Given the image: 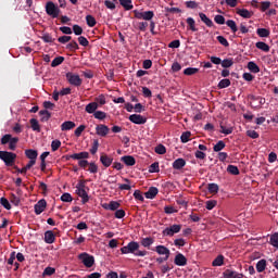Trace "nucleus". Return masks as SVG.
<instances>
[{
    "mask_svg": "<svg viewBox=\"0 0 278 278\" xmlns=\"http://www.w3.org/2000/svg\"><path fill=\"white\" fill-rule=\"evenodd\" d=\"M45 242L46 244H53V242H55V233L52 230L45 232Z\"/></svg>",
    "mask_w": 278,
    "mask_h": 278,
    "instance_id": "16",
    "label": "nucleus"
},
{
    "mask_svg": "<svg viewBox=\"0 0 278 278\" xmlns=\"http://www.w3.org/2000/svg\"><path fill=\"white\" fill-rule=\"evenodd\" d=\"M121 160L126 166H136V159L131 155L122 156Z\"/></svg>",
    "mask_w": 278,
    "mask_h": 278,
    "instance_id": "20",
    "label": "nucleus"
},
{
    "mask_svg": "<svg viewBox=\"0 0 278 278\" xmlns=\"http://www.w3.org/2000/svg\"><path fill=\"white\" fill-rule=\"evenodd\" d=\"M51 275H55V267L48 266L45 268L42 276L43 277H51Z\"/></svg>",
    "mask_w": 278,
    "mask_h": 278,
    "instance_id": "41",
    "label": "nucleus"
},
{
    "mask_svg": "<svg viewBox=\"0 0 278 278\" xmlns=\"http://www.w3.org/2000/svg\"><path fill=\"white\" fill-rule=\"evenodd\" d=\"M35 214L37 216H40V214L43 213L45 210H47V200L41 199L35 204Z\"/></svg>",
    "mask_w": 278,
    "mask_h": 278,
    "instance_id": "10",
    "label": "nucleus"
},
{
    "mask_svg": "<svg viewBox=\"0 0 278 278\" xmlns=\"http://www.w3.org/2000/svg\"><path fill=\"white\" fill-rule=\"evenodd\" d=\"M97 151H99V139L93 140L92 147L90 149L91 155H96Z\"/></svg>",
    "mask_w": 278,
    "mask_h": 278,
    "instance_id": "55",
    "label": "nucleus"
},
{
    "mask_svg": "<svg viewBox=\"0 0 278 278\" xmlns=\"http://www.w3.org/2000/svg\"><path fill=\"white\" fill-rule=\"evenodd\" d=\"M174 264L176 266H187L188 258H186L184 254L178 253V254H176V256L174 258Z\"/></svg>",
    "mask_w": 278,
    "mask_h": 278,
    "instance_id": "14",
    "label": "nucleus"
},
{
    "mask_svg": "<svg viewBox=\"0 0 278 278\" xmlns=\"http://www.w3.org/2000/svg\"><path fill=\"white\" fill-rule=\"evenodd\" d=\"M154 242H155V240L153 238H151V237L141 239V244L144 248L151 247V244H153Z\"/></svg>",
    "mask_w": 278,
    "mask_h": 278,
    "instance_id": "39",
    "label": "nucleus"
},
{
    "mask_svg": "<svg viewBox=\"0 0 278 278\" xmlns=\"http://www.w3.org/2000/svg\"><path fill=\"white\" fill-rule=\"evenodd\" d=\"M186 166V160L185 159H177L173 162V168L175 170H181Z\"/></svg>",
    "mask_w": 278,
    "mask_h": 278,
    "instance_id": "22",
    "label": "nucleus"
},
{
    "mask_svg": "<svg viewBox=\"0 0 278 278\" xmlns=\"http://www.w3.org/2000/svg\"><path fill=\"white\" fill-rule=\"evenodd\" d=\"M41 40H43V42H48V43L55 42V39L49 33H45L41 36Z\"/></svg>",
    "mask_w": 278,
    "mask_h": 278,
    "instance_id": "51",
    "label": "nucleus"
},
{
    "mask_svg": "<svg viewBox=\"0 0 278 278\" xmlns=\"http://www.w3.org/2000/svg\"><path fill=\"white\" fill-rule=\"evenodd\" d=\"M237 14H239V16H242V18H251L253 16V13H251L247 9H237Z\"/></svg>",
    "mask_w": 278,
    "mask_h": 278,
    "instance_id": "28",
    "label": "nucleus"
},
{
    "mask_svg": "<svg viewBox=\"0 0 278 278\" xmlns=\"http://www.w3.org/2000/svg\"><path fill=\"white\" fill-rule=\"evenodd\" d=\"M225 264V256L219 254L213 262L212 266H223Z\"/></svg>",
    "mask_w": 278,
    "mask_h": 278,
    "instance_id": "33",
    "label": "nucleus"
},
{
    "mask_svg": "<svg viewBox=\"0 0 278 278\" xmlns=\"http://www.w3.org/2000/svg\"><path fill=\"white\" fill-rule=\"evenodd\" d=\"M207 190L211 194H218L219 188L217 184L212 182L207 185Z\"/></svg>",
    "mask_w": 278,
    "mask_h": 278,
    "instance_id": "37",
    "label": "nucleus"
},
{
    "mask_svg": "<svg viewBox=\"0 0 278 278\" xmlns=\"http://www.w3.org/2000/svg\"><path fill=\"white\" fill-rule=\"evenodd\" d=\"M39 116H41V123H47L51 118V113L48 110H41Z\"/></svg>",
    "mask_w": 278,
    "mask_h": 278,
    "instance_id": "27",
    "label": "nucleus"
},
{
    "mask_svg": "<svg viewBox=\"0 0 278 278\" xmlns=\"http://www.w3.org/2000/svg\"><path fill=\"white\" fill-rule=\"evenodd\" d=\"M78 260L86 266V268H92L94 266V256L83 252L78 255Z\"/></svg>",
    "mask_w": 278,
    "mask_h": 278,
    "instance_id": "5",
    "label": "nucleus"
},
{
    "mask_svg": "<svg viewBox=\"0 0 278 278\" xmlns=\"http://www.w3.org/2000/svg\"><path fill=\"white\" fill-rule=\"evenodd\" d=\"M255 47H256V49H260L261 51H264L265 53H268V51H270V46H268L264 41L256 42Z\"/></svg>",
    "mask_w": 278,
    "mask_h": 278,
    "instance_id": "29",
    "label": "nucleus"
},
{
    "mask_svg": "<svg viewBox=\"0 0 278 278\" xmlns=\"http://www.w3.org/2000/svg\"><path fill=\"white\" fill-rule=\"evenodd\" d=\"M157 192H160L157 187H150L149 190L144 193V197L146 199H155V197H157Z\"/></svg>",
    "mask_w": 278,
    "mask_h": 278,
    "instance_id": "17",
    "label": "nucleus"
},
{
    "mask_svg": "<svg viewBox=\"0 0 278 278\" xmlns=\"http://www.w3.org/2000/svg\"><path fill=\"white\" fill-rule=\"evenodd\" d=\"M226 144L225 141L219 140L214 147H213V151H215V153H220V151H223V149H225Z\"/></svg>",
    "mask_w": 278,
    "mask_h": 278,
    "instance_id": "38",
    "label": "nucleus"
},
{
    "mask_svg": "<svg viewBox=\"0 0 278 278\" xmlns=\"http://www.w3.org/2000/svg\"><path fill=\"white\" fill-rule=\"evenodd\" d=\"M149 173H160V163H152L149 167Z\"/></svg>",
    "mask_w": 278,
    "mask_h": 278,
    "instance_id": "57",
    "label": "nucleus"
},
{
    "mask_svg": "<svg viewBox=\"0 0 278 278\" xmlns=\"http://www.w3.org/2000/svg\"><path fill=\"white\" fill-rule=\"evenodd\" d=\"M200 21L206 25V27H214V22L207 17L205 13H199Z\"/></svg>",
    "mask_w": 278,
    "mask_h": 278,
    "instance_id": "21",
    "label": "nucleus"
},
{
    "mask_svg": "<svg viewBox=\"0 0 278 278\" xmlns=\"http://www.w3.org/2000/svg\"><path fill=\"white\" fill-rule=\"evenodd\" d=\"M66 49H68V51H77L79 49V45L77 43V41L72 40L67 46Z\"/></svg>",
    "mask_w": 278,
    "mask_h": 278,
    "instance_id": "44",
    "label": "nucleus"
},
{
    "mask_svg": "<svg viewBox=\"0 0 278 278\" xmlns=\"http://www.w3.org/2000/svg\"><path fill=\"white\" fill-rule=\"evenodd\" d=\"M179 231H181V225L174 224L170 227L165 228L162 231V235L173 238V236H175V233H179Z\"/></svg>",
    "mask_w": 278,
    "mask_h": 278,
    "instance_id": "8",
    "label": "nucleus"
},
{
    "mask_svg": "<svg viewBox=\"0 0 278 278\" xmlns=\"http://www.w3.org/2000/svg\"><path fill=\"white\" fill-rule=\"evenodd\" d=\"M124 181L126 184L119 185L118 188L119 190H131V186L129 184H131V180H129L128 178H125Z\"/></svg>",
    "mask_w": 278,
    "mask_h": 278,
    "instance_id": "53",
    "label": "nucleus"
},
{
    "mask_svg": "<svg viewBox=\"0 0 278 278\" xmlns=\"http://www.w3.org/2000/svg\"><path fill=\"white\" fill-rule=\"evenodd\" d=\"M66 80L68 81V84H71V86H75L76 88H79V86H81L83 80L79 77V75L74 74L73 72H68L65 74Z\"/></svg>",
    "mask_w": 278,
    "mask_h": 278,
    "instance_id": "7",
    "label": "nucleus"
},
{
    "mask_svg": "<svg viewBox=\"0 0 278 278\" xmlns=\"http://www.w3.org/2000/svg\"><path fill=\"white\" fill-rule=\"evenodd\" d=\"M226 25H227V27H229L231 29L232 34H236V31H238V25H236V21L228 20L226 22Z\"/></svg>",
    "mask_w": 278,
    "mask_h": 278,
    "instance_id": "40",
    "label": "nucleus"
},
{
    "mask_svg": "<svg viewBox=\"0 0 278 278\" xmlns=\"http://www.w3.org/2000/svg\"><path fill=\"white\" fill-rule=\"evenodd\" d=\"M76 194H78L81 199V203L86 205L88 201H90V197H88V192H86V182L79 181L76 185Z\"/></svg>",
    "mask_w": 278,
    "mask_h": 278,
    "instance_id": "2",
    "label": "nucleus"
},
{
    "mask_svg": "<svg viewBox=\"0 0 278 278\" xmlns=\"http://www.w3.org/2000/svg\"><path fill=\"white\" fill-rule=\"evenodd\" d=\"M0 205H2L4 210H12V204H10V201L5 198L0 199Z\"/></svg>",
    "mask_w": 278,
    "mask_h": 278,
    "instance_id": "52",
    "label": "nucleus"
},
{
    "mask_svg": "<svg viewBox=\"0 0 278 278\" xmlns=\"http://www.w3.org/2000/svg\"><path fill=\"white\" fill-rule=\"evenodd\" d=\"M119 1V5H122V8H124V10H126L127 12H129V10H134V2H131V0H118Z\"/></svg>",
    "mask_w": 278,
    "mask_h": 278,
    "instance_id": "24",
    "label": "nucleus"
},
{
    "mask_svg": "<svg viewBox=\"0 0 278 278\" xmlns=\"http://www.w3.org/2000/svg\"><path fill=\"white\" fill-rule=\"evenodd\" d=\"M257 273H264L266 270V260H261L256 263Z\"/></svg>",
    "mask_w": 278,
    "mask_h": 278,
    "instance_id": "34",
    "label": "nucleus"
},
{
    "mask_svg": "<svg viewBox=\"0 0 278 278\" xmlns=\"http://www.w3.org/2000/svg\"><path fill=\"white\" fill-rule=\"evenodd\" d=\"M197 73H199V68H197V67H187L184 71V75H188V76L197 75Z\"/></svg>",
    "mask_w": 278,
    "mask_h": 278,
    "instance_id": "50",
    "label": "nucleus"
},
{
    "mask_svg": "<svg viewBox=\"0 0 278 278\" xmlns=\"http://www.w3.org/2000/svg\"><path fill=\"white\" fill-rule=\"evenodd\" d=\"M46 12L48 16H52V18H58V16H60V8H58L53 1L47 2Z\"/></svg>",
    "mask_w": 278,
    "mask_h": 278,
    "instance_id": "6",
    "label": "nucleus"
},
{
    "mask_svg": "<svg viewBox=\"0 0 278 278\" xmlns=\"http://www.w3.org/2000/svg\"><path fill=\"white\" fill-rule=\"evenodd\" d=\"M227 172L230 173V175H240V169H238L236 165H228Z\"/></svg>",
    "mask_w": 278,
    "mask_h": 278,
    "instance_id": "49",
    "label": "nucleus"
},
{
    "mask_svg": "<svg viewBox=\"0 0 278 278\" xmlns=\"http://www.w3.org/2000/svg\"><path fill=\"white\" fill-rule=\"evenodd\" d=\"M223 277L224 278H244V275L243 274H240L233 269H226L224 273H223Z\"/></svg>",
    "mask_w": 278,
    "mask_h": 278,
    "instance_id": "13",
    "label": "nucleus"
},
{
    "mask_svg": "<svg viewBox=\"0 0 278 278\" xmlns=\"http://www.w3.org/2000/svg\"><path fill=\"white\" fill-rule=\"evenodd\" d=\"M0 160L4 162L5 166H14V163L16 162V153L0 151Z\"/></svg>",
    "mask_w": 278,
    "mask_h": 278,
    "instance_id": "3",
    "label": "nucleus"
},
{
    "mask_svg": "<svg viewBox=\"0 0 278 278\" xmlns=\"http://www.w3.org/2000/svg\"><path fill=\"white\" fill-rule=\"evenodd\" d=\"M214 21L217 25H225V16L215 15Z\"/></svg>",
    "mask_w": 278,
    "mask_h": 278,
    "instance_id": "64",
    "label": "nucleus"
},
{
    "mask_svg": "<svg viewBox=\"0 0 278 278\" xmlns=\"http://www.w3.org/2000/svg\"><path fill=\"white\" fill-rule=\"evenodd\" d=\"M192 136V132L190 131H185L181 134L180 136V140L184 144H186V142H190V137Z\"/></svg>",
    "mask_w": 278,
    "mask_h": 278,
    "instance_id": "42",
    "label": "nucleus"
},
{
    "mask_svg": "<svg viewBox=\"0 0 278 278\" xmlns=\"http://www.w3.org/2000/svg\"><path fill=\"white\" fill-rule=\"evenodd\" d=\"M99 110V103L97 102H90L89 104L86 105L85 111L87 114H94Z\"/></svg>",
    "mask_w": 278,
    "mask_h": 278,
    "instance_id": "19",
    "label": "nucleus"
},
{
    "mask_svg": "<svg viewBox=\"0 0 278 278\" xmlns=\"http://www.w3.org/2000/svg\"><path fill=\"white\" fill-rule=\"evenodd\" d=\"M78 42L81 47H88L90 45V41L84 36L78 37Z\"/></svg>",
    "mask_w": 278,
    "mask_h": 278,
    "instance_id": "62",
    "label": "nucleus"
},
{
    "mask_svg": "<svg viewBox=\"0 0 278 278\" xmlns=\"http://www.w3.org/2000/svg\"><path fill=\"white\" fill-rule=\"evenodd\" d=\"M73 31H74L75 36H81L84 34V28H81V26L75 24L73 26Z\"/></svg>",
    "mask_w": 278,
    "mask_h": 278,
    "instance_id": "59",
    "label": "nucleus"
},
{
    "mask_svg": "<svg viewBox=\"0 0 278 278\" xmlns=\"http://www.w3.org/2000/svg\"><path fill=\"white\" fill-rule=\"evenodd\" d=\"M128 121L135 125H144L147 123V117L140 114H132L128 117Z\"/></svg>",
    "mask_w": 278,
    "mask_h": 278,
    "instance_id": "9",
    "label": "nucleus"
},
{
    "mask_svg": "<svg viewBox=\"0 0 278 278\" xmlns=\"http://www.w3.org/2000/svg\"><path fill=\"white\" fill-rule=\"evenodd\" d=\"M154 151L159 155H164V153H166V147H164V144H159L155 147Z\"/></svg>",
    "mask_w": 278,
    "mask_h": 278,
    "instance_id": "58",
    "label": "nucleus"
},
{
    "mask_svg": "<svg viewBox=\"0 0 278 278\" xmlns=\"http://www.w3.org/2000/svg\"><path fill=\"white\" fill-rule=\"evenodd\" d=\"M60 147H62V141L55 139L51 142V149L52 151H58V149H60Z\"/></svg>",
    "mask_w": 278,
    "mask_h": 278,
    "instance_id": "60",
    "label": "nucleus"
},
{
    "mask_svg": "<svg viewBox=\"0 0 278 278\" xmlns=\"http://www.w3.org/2000/svg\"><path fill=\"white\" fill-rule=\"evenodd\" d=\"M25 155L28 157V160L36 161L38 159V151L28 149L25 151Z\"/></svg>",
    "mask_w": 278,
    "mask_h": 278,
    "instance_id": "26",
    "label": "nucleus"
},
{
    "mask_svg": "<svg viewBox=\"0 0 278 278\" xmlns=\"http://www.w3.org/2000/svg\"><path fill=\"white\" fill-rule=\"evenodd\" d=\"M93 116H94V118H97L98 121H104V118L108 117V114H106L105 112H103V111H96V112L93 113Z\"/></svg>",
    "mask_w": 278,
    "mask_h": 278,
    "instance_id": "46",
    "label": "nucleus"
},
{
    "mask_svg": "<svg viewBox=\"0 0 278 278\" xmlns=\"http://www.w3.org/2000/svg\"><path fill=\"white\" fill-rule=\"evenodd\" d=\"M154 251L159 255H165V257H170V250L166 248L165 245H156Z\"/></svg>",
    "mask_w": 278,
    "mask_h": 278,
    "instance_id": "15",
    "label": "nucleus"
},
{
    "mask_svg": "<svg viewBox=\"0 0 278 278\" xmlns=\"http://www.w3.org/2000/svg\"><path fill=\"white\" fill-rule=\"evenodd\" d=\"M73 160H78L80 162V160H88V157H90V153L88 152H80V153H74L72 154Z\"/></svg>",
    "mask_w": 278,
    "mask_h": 278,
    "instance_id": "25",
    "label": "nucleus"
},
{
    "mask_svg": "<svg viewBox=\"0 0 278 278\" xmlns=\"http://www.w3.org/2000/svg\"><path fill=\"white\" fill-rule=\"evenodd\" d=\"M61 201H63V203H72L73 202V195H71V193H63L61 195Z\"/></svg>",
    "mask_w": 278,
    "mask_h": 278,
    "instance_id": "56",
    "label": "nucleus"
},
{
    "mask_svg": "<svg viewBox=\"0 0 278 278\" xmlns=\"http://www.w3.org/2000/svg\"><path fill=\"white\" fill-rule=\"evenodd\" d=\"M229 86H231V80H229V78H224L218 83L217 88L223 90V88H229Z\"/></svg>",
    "mask_w": 278,
    "mask_h": 278,
    "instance_id": "32",
    "label": "nucleus"
},
{
    "mask_svg": "<svg viewBox=\"0 0 278 278\" xmlns=\"http://www.w3.org/2000/svg\"><path fill=\"white\" fill-rule=\"evenodd\" d=\"M217 41L219 45H223V47H229V41H227V38L224 36H217Z\"/></svg>",
    "mask_w": 278,
    "mask_h": 278,
    "instance_id": "61",
    "label": "nucleus"
},
{
    "mask_svg": "<svg viewBox=\"0 0 278 278\" xmlns=\"http://www.w3.org/2000/svg\"><path fill=\"white\" fill-rule=\"evenodd\" d=\"M30 127H31L33 131H40V124H38V119L31 118Z\"/></svg>",
    "mask_w": 278,
    "mask_h": 278,
    "instance_id": "47",
    "label": "nucleus"
},
{
    "mask_svg": "<svg viewBox=\"0 0 278 278\" xmlns=\"http://www.w3.org/2000/svg\"><path fill=\"white\" fill-rule=\"evenodd\" d=\"M187 25H189V29L191 31H199V28H197V22L192 17L187 18Z\"/></svg>",
    "mask_w": 278,
    "mask_h": 278,
    "instance_id": "31",
    "label": "nucleus"
},
{
    "mask_svg": "<svg viewBox=\"0 0 278 278\" xmlns=\"http://www.w3.org/2000/svg\"><path fill=\"white\" fill-rule=\"evenodd\" d=\"M140 243L136 241H130L127 245L121 248V251L123 255H127L131 253L132 255H136V257H144L147 255V251H140Z\"/></svg>",
    "mask_w": 278,
    "mask_h": 278,
    "instance_id": "1",
    "label": "nucleus"
},
{
    "mask_svg": "<svg viewBox=\"0 0 278 278\" xmlns=\"http://www.w3.org/2000/svg\"><path fill=\"white\" fill-rule=\"evenodd\" d=\"M223 68H231L233 66V59H225L222 61Z\"/></svg>",
    "mask_w": 278,
    "mask_h": 278,
    "instance_id": "48",
    "label": "nucleus"
},
{
    "mask_svg": "<svg viewBox=\"0 0 278 278\" xmlns=\"http://www.w3.org/2000/svg\"><path fill=\"white\" fill-rule=\"evenodd\" d=\"M132 13L135 14V18H138V21H153V16H155V13L153 11H139L134 10Z\"/></svg>",
    "mask_w": 278,
    "mask_h": 278,
    "instance_id": "4",
    "label": "nucleus"
},
{
    "mask_svg": "<svg viewBox=\"0 0 278 278\" xmlns=\"http://www.w3.org/2000/svg\"><path fill=\"white\" fill-rule=\"evenodd\" d=\"M16 144H18V137H11V140L9 141L10 151H16Z\"/></svg>",
    "mask_w": 278,
    "mask_h": 278,
    "instance_id": "36",
    "label": "nucleus"
},
{
    "mask_svg": "<svg viewBox=\"0 0 278 278\" xmlns=\"http://www.w3.org/2000/svg\"><path fill=\"white\" fill-rule=\"evenodd\" d=\"M104 5L108 8V10H116V0H105Z\"/></svg>",
    "mask_w": 278,
    "mask_h": 278,
    "instance_id": "54",
    "label": "nucleus"
},
{
    "mask_svg": "<svg viewBox=\"0 0 278 278\" xmlns=\"http://www.w3.org/2000/svg\"><path fill=\"white\" fill-rule=\"evenodd\" d=\"M121 207V203L117 201H111L109 204H103L104 210H110L111 212H116Z\"/></svg>",
    "mask_w": 278,
    "mask_h": 278,
    "instance_id": "18",
    "label": "nucleus"
},
{
    "mask_svg": "<svg viewBox=\"0 0 278 278\" xmlns=\"http://www.w3.org/2000/svg\"><path fill=\"white\" fill-rule=\"evenodd\" d=\"M100 162L105 168H110V166H112V162H114V159L105 153H101Z\"/></svg>",
    "mask_w": 278,
    "mask_h": 278,
    "instance_id": "12",
    "label": "nucleus"
},
{
    "mask_svg": "<svg viewBox=\"0 0 278 278\" xmlns=\"http://www.w3.org/2000/svg\"><path fill=\"white\" fill-rule=\"evenodd\" d=\"M96 134L102 138H105V136L110 134V127L105 126L104 124H99L96 126Z\"/></svg>",
    "mask_w": 278,
    "mask_h": 278,
    "instance_id": "11",
    "label": "nucleus"
},
{
    "mask_svg": "<svg viewBox=\"0 0 278 278\" xmlns=\"http://www.w3.org/2000/svg\"><path fill=\"white\" fill-rule=\"evenodd\" d=\"M256 34L260 38H268V36H270V30L266 28H258L256 29Z\"/></svg>",
    "mask_w": 278,
    "mask_h": 278,
    "instance_id": "35",
    "label": "nucleus"
},
{
    "mask_svg": "<svg viewBox=\"0 0 278 278\" xmlns=\"http://www.w3.org/2000/svg\"><path fill=\"white\" fill-rule=\"evenodd\" d=\"M63 62H64V56H56L51 62V66L52 68H55L56 66H60V64H62Z\"/></svg>",
    "mask_w": 278,
    "mask_h": 278,
    "instance_id": "45",
    "label": "nucleus"
},
{
    "mask_svg": "<svg viewBox=\"0 0 278 278\" xmlns=\"http://www.w3.org/2000/svg\"><path fill=\"white\" fill-rule=\"evenodd\" d=\"M96 103H98V105H105V103H108L105 101V96L104 94H100L99 97L96 98Z\"/></svg>",
    "mask_w": 278,
    "mask_h": 278,
    "instance_id": "63",
    "label": "nucleus"
},
{
    "mask_svg": "<svg viewBox=\"0 0 278 278\" xmlns=\"http://www.w3.org/2000/svg\"><path fill=\"white\" fill-rule=\"evenodd\" d=\"M75 127H76L75 122L67 121L61 125V130L62 131H71V129H75Z\"/></svg>",
    "mask_w": 278,
    "mask_h": 278,
    "instance_id": "23",
    "label": "nucleus"
},
{
    "mask_svg": "<svg viewBox=\"0 0 278 278\" xmlns=\"http://www.w3.org/2000/svg\"><path fill=\"white\" fill-rule=\"evenodd\" d=\"M86 23H87L88 27H94V25H97V18H94V16H92V15H87Z\"/></svg>",
    "mask_w": 278,
    "mask_h": 278,
    "instance_id": "43",
    "label": "nucleus"
},
{
    "mask_svg": "<svg viewBox=\"0 0 278 278\" xmlns=\"http://www.w3.org/2000/svg\"><path fill=\"white\" fill-rule=\"evenodd\" d=\"M248 68L251 73H260V66L257 65V63L253 62V61H250L248 63Z\"/></svg>",
    "mask_w": 278,
    "mask_h": 278,
    "instance_id": "30",
    "label": "nucleus"
}]
</instances>
